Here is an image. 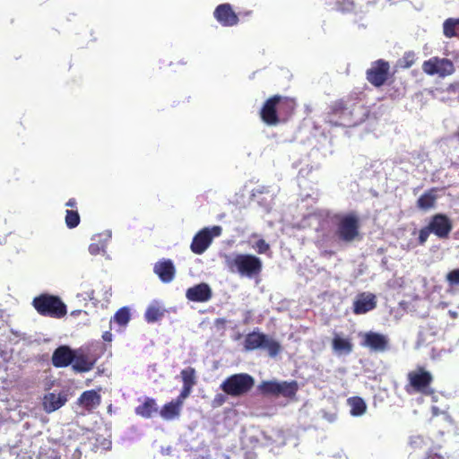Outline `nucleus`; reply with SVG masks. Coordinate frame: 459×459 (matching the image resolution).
<instances>
[{
    "mask_svg": "<svg viewBox=\"0 0 459 459\" xmlns=\"http://www.w3.org/2000/svg\"><path fill=\"white\" fill-rule=\"evenodd\" d=\"M162 316L163 312L160 309L159 307L151 305L145 311L144 318L148 323H154L158 321Z\"/></svg>",
    "mask_w": 459,
    "mask_h": 459,
    "instance_id": "nucleus-31",
    "label": "nucleus"
},
{
    "mask_svg": "<svg viewBox=\"0 0 459 459\" xmlns=\"http://www.w3.org/2000/svg\"><path fill=\"white\" fill-rule=\"evenodd\" d=\"M366 111L360 105H347L342 100L336 101L332 106V114L328 122L339 126H355L364 121Z\"/></svg>",
    "mask_w": 459,
    "mask_h": 459,
    "instance_id": "nucleus-2",
    "label": "nucleus"
},
{
    "mask_svg": "<svg viewBox=\"0 0 459 459\" xmlns=\"http://www.w3.org/2000/svg\"><path fill=\"white\" fill-rule=\"evenodd\" d=\"M79 453V450L77 449L74 454H73L74 458H76V453Z\"/></svg>",
    "mask_w": 459,
    "mask_h": 459,
    "instance_id": "nucleus-49",
    "label": "nucleus"
},
{
    "mask_svg": "<svg viewBox=\"0 0 459 459\" xmlns=\"http://www.w3.org/2000/svg\"><path fill=\"white\" fill-rule=\"evenodd\" d=\"M254 248L257 251L258 254H265L270 249V246L265 240L259 239L255 242Z\"/></svg>",
    "mask_w": 459,
    "mask_h": 459,
    "instance_id": "nucleus-39",
    "label": "nucleus"
},
{
    "mask_svg": "<svg viewBox=\"0 0 459 459\" xmlns=\"http://www.w3.org/2000/svg\"><path fill=\"white\" fill-rule=\"evenodd\" d=\"M389 63L378 59L371 64L367 71V80L374 86L380 87L385 84L389 75Z\"/></svg>",
    "mask_w": 459,
    "mask_h": 459,
    "instance_id": "nucleus-11",
    "label": "nucleus"
},
{
    "mask_svg": "<svg viewBox=\"0 0 459 459\" xmlns=\"http://www.w3.org/2000/svg\"><path fill=\"white\" fill-rule=\"evenodd\" d=\"M72 368L76 372H88L92 369L94 361L91 360L86 355L79 354L74 355Z\"/></svg>",
    "mask_w": 459,
    "mask_h": 459,
    "instance_id": "nucleus-27",
    "label": "nucleus"
},
{
    "mask_svg": "<svg viewBox=\"0 0 459 459\" xmlns=\"http://www.w3.org/2000/svg\"><path fill=\"white\" fill-rule=\"evenodd\" d=\"M112 237L111 230H107L100 234L94 235L89 246V252L92 255L105 254L106 248Z\"/></svg>",
    "mask_w": 459,
    "mask_h": 459,
    "instance_id": "nucleus-20",
    "label": "nucleus"
},
{
    "mask_svg": "<svg viewBox=\"0 0 459 459\" xmlns=\"http://www.w3.org/2000/svg\"><path fill=\"white\" fill-rule=\"evenodd\" d=\"M101 402L100 394L95 390L84 391L78 398L77 403L84 410L91 411L95 410Z\"/></svg>",
    "mask_w": 459,
    "mask_h": 459,
    "instance_id": "nucleus-24",
    "label": "nucleus"
},
{
    "mask_svg": "<svg viewBox=\"0 0 459 459\" xmlns=\"http://www.w3.org/2000/svg\"><path fill=\"white\" fill-rule=\"evenodd\" d=\"M408 379L414 390L427 394L433 378L430 372L426 371L422 368H419L416 370L409 372Z\"/></svg>",
    "mask_w": 459,
    "mask_h": 459,
    "instance_id": "nucleus-13",
    "label": "nucleus"
},
{
    "mask_svg": "<svg viewBox=\"0 0 459 459\" xmlns=\"http://www.w3.org/2000/svg\"><path fill=\"white\" fill-rule=\"evenodd\" d=\"M425 440L421 436H412L410 438V445L414 448H420L424 445Z\"/></svg>",
    "mask_w": 459,
    "mask_h": 459,
    "instance_id": "nucleus-40",
    "label": "nucleus"
},
{
    "mask_svg": "<svg viewBox=\"0 0 459 459\" xmlns=\"http://www.w3.org/2000/svg\"><path fill=\"white\" fill-rule=\"evenodd\" d=\"M67 396L63 393H48L43 398V408L48 413H51L65 404Z\"/></svg>",
    "mask_w": 459,
    "mask_h": 459,
    "instance_id": "nucleus-22",
    "label": "nucleus"
},
{
    "mask_svg": "<svg viewBox=\"0 0 459 459\" xmlns=\"http://www.w3.org/2000/svg\"><path fill=\"white\" fill-rule=\"evenodd\" d=\"M131 319L130 309L127 307H123L119 308L114 316L112 317L110 323L117 324L119 326H126Z\"/></svg>",
    "mask_w": 459,
    "mask_h": 459,
    "instance_id": "nucleus-29",
    "label": "nucleus"
},
{
    "mask_svg": "<svg viewBox=\"0 0 459 459\" xmlns=\"http://www.w3.org/2000/svg\"><path fill=\"white\" fill-rule=\"evenodd\" d=\"M80 223V215L77 211L66 210L65 212V224L69 229L77 227Z\"/></svg>",
    "mask_w": 459,
    "mask_h": 459,
    "instance_id": "nucleus-34",
    "label": "nucleus"
},
{
    "mask_svg": "<svg viewBox=\"0 0 459 459\" xmlns=\"http://www.w3.org/2000/svg\"><path fill=\"white\" fill-rule=\"evenodd\" d=\"M213 14L218 22L225 27L234 26L238 22V17L230 4L218 5Z\"/></svg>",
    "mask_w": 459,
    "mask_h": 459,
    "instance_id": "nucleus-16",
    "label": "nucleus"
},
{
    "mask_svg": "<svg viewBox=\"0 0 459 459\" xmlns=\"http://www.w3.org/2000/svg\"><path fill=\"white\" fill-rule=\"evenodd\" d=\"M438 198L437 189L433 187L423 193L417 200V207L422 211H428L435 207Z\"/></svg>",
    "mask_w": 459,
    "mask_h": 459,
    "instance_id": "nucleus-25",
    "label": "nucleus"
},
{
    "mask_svg": "<svg viewBox=\"0 0 459 459\" xmlns=\"http://www.w3.org/2000/svg\"><path fill=\"white\" fill-rule=\"evenodd\" d=\"M153 272L163 283L171 282L176 275V268L170 259H161L153 265Z\"/></svg>",
    "mask_w": 459,
    "mask_h": 459,
    "instance_id": "nucleus-15",
    "label": "nucleus"
},
{
    "mask_svg": "<svg viewBox=\"0 0 459 459\" xmlns=\"http://www.w3.org/2000/svg\"><path fill=\"white\" fill-rule=\"evenodd\" d=\"M303 225L313 228L321 241L333 245L335 242L351 243L359 236V220L354 212L334 213L318 210L304 217Z\"/></svg>",
    "mask_w": 459,
    "mask_h": 459,
    "instance_id": "nucleus-1",
    "label": "nucleus"
},
{
    "mask_svg": "<svg viewBox=\"0 0 459 459\" xmlns=\"http://www.w3.org/2000/svg\"><path fill=\"white\" fill-rule=\"evenodd\" d=\"M348 404L351 407V414L352 416H361L367 409L364 400L358 396L349 398Z\"/></svg>",
    "mask_w": 459,
    "mask_h": 459,
    "instance_id": "nucleus-28",
    "label": "nucleus"
},
{
    "mask_svg": "<svg viewBox=\"0 0 459 459\" xmlns=\"http://www.w3.org/2000/svg\"><path fill=\"white\" fill-rule=\"evenodd\" d=\"M431 230H429V226H425L423 227L422 229L420 230L419 231V244L420 245H424L426 243V241L428 240V238L429 237V235L431 234Z\"/></svg>",
    "mask_w": 459,
    "mask_h": 459,
    "instance_id": "nucleus-38",
    "label": "nucleus"
},
{
    "mask_svg": "<svg viewBox=\"0 0 459 459\" xmlns=\"http://www.w3.org/2000/svg\"><path fill=\"white\" fill-rule=\"evenodd\" d=\"M425 459H444V457L437 454V453H434L432 451H429L427 453L426 456H425Z\"/></svg>",
    "mask_w": 459,
    "mask_h": 459,
    "instance_id": "nucleus-42",
    "label": "nucleus"
},
{
    "mask_svg": "<svg viewBox=\"0 0 459 459\" xmlns=\"http://www.w3.org/2000/svg\"><path fill=\"white\" fill-rule=\"evenodd\" d=\"M458 19L448 18L443 23V32L446 38L456 37Z\"/></svg>",
    "mask_w": 459,
    "mask_h": 459,
    "instance_id": "nucleus-30",
    "label": "nucleus"
},
{
    "mask_svg": "<svg viewBox=\"0 0 459 459\" xmlns=\"http://www.w3.org/2000/svg\"><path fill=\"white\" fill-rule=\"evenodd\" d=\"M74 351L68 346L56 348L52 354V364L56 368H65L72 364Z\"/></svg>",
    "mask_w": 459,
    "mask_h": 459,
    "instance_id": "nucleus-19",
    "label": "nucleus"
},
{
    "mask_svg": "<svg viewBox=\"0 0 459 459\" xmlns=\"http://www.w3.org/2000/svg\"><path fill=\"white\" fill-rule=\"evenodd\" d=\"M228 269L241 277L252 279L260 274L263 267L259 257L249 254H231L225 256Z\"/></svg>",
    "mask_w": 459,
    "mask_h": 459,
    "instance_id": "nucleus-3",
    "label": "nucleus"
},
{
    "mask_svg": "<svg viewBox=\"0 0 459 459\" xmlns=\"http://www.w3.org/2000/svg\"><path fill=\"white\" fill-rule=\"evenodd\" d=\"M0 244H2V238H0Z\"/></svg>",
    "mask_w": 459,
    "mask_h": 459,
    "instance_id": "nucleus-50",
    "label": "nucleus"
},
{
    "mask_svg": "<svg viewBox=\"0 0 459 459\" xmlns=\"http://www.w3.org/2000/svg\"><path fill=\"white\" fill-rule=\"evenodd\" d=\"M298 390V384L295 381L291 382H279V394L284 396H292Z\"/></svg>",
    "mask_w": 459,
    "mask_h": 459,
    "instance_id": "nucleus-32",
    "label": "nucleus"
},
{
    "mask_svg": "<svg viewBox=\"0 0 459 459\" xmlns=\"http://www.w3.org/2000/svg\"><path fill=\"white\" fill-rule=\"evenodd\" d=\"M35 310L43 316L62 318L67 313L66 305L58 296L51 294H40L32 300Z\"/></svg>",
    "mask_w": 459,
    "mask_h": 459,
    "instance_id": "nucleus-5",
    "label": "nucleus"
},
{
    "mask_svg": "<svg viewBox=\"0 0 459 459\" xmlns=\"http://www.w3.org/2000/svg\"><path fill=\"white\" fill-rule=\"evenodd\" d=\"M226 402V396L222 394H217L212 400V406L219 407L221 406Z\"/></svg>",
    "mask_w": 459,
    "mask_h": 459,
    "instance_id": "nucleus-41",
    "label": "nucleus"
},
{
    "mask_svg": "<svg viewBox=\"0 0 459 459\" xmlns=\"http://www.w3.org/2000/svg\"><path fill=\"white\" fill-rule=\"evenodd\" d=\"M456 37H459V19H458V24H457Z\"/></svg>",
    "mask_w": 459,
    "mask_h": 459,
    "instance_id": "nucleus-48",
    "label": "nucleus"
},
{
    "mask_svg": "<svg viewBox=\"0 0 459 459\" xmlns=\"http://www.w3.org/2000/svg\"><path fill=\"white\" fill-rule=\"evenodd\" d=\"M84 299H88L90 300H92L94 299V290H89L85 292V296L83 297Z\"/></svg>",
    "mask_w": 459,
    "mask_h": 459,
    "instance_id": "nucleus-43",
    "label": "nucleus"
},
{
    "mask_svg": "<svg viewBox=\"0 0 459 459\" xmlns=\"http://www.w3.org/2000/svg\"><path fill=\"white\" fill-rule=\"evenodd\" d=\"M336 10L342 13H349L353 11L354 3L352 0H334Z\"/></svg>",
    "mask_w": 459,
    "mask_h": 459,
    "instance_id": "nucleus-35",
    "label": "nucleus"
},
{
    "mask_svg": "<svg viewBox=\"0 0 459 459\" xmlns=\"http://www.w3.org/2000/svg\"><path fill=\"white\" fill-rule=\"evenodd\" d=\"M212 297V288L208 283L201 282L190 287L186 291L187 300L196 303L208 302Z\"/></svg>",
    "mask_w": 459,
    "mask_h": 459,
    "instance_id": "nucleus-14",
    "label": "nucleus"
},
{
    "mask_svg": "<svg viewBox=\"0 0 459 459\" xmlns=\"http://www.w3.org/2000/svg\"><path fill=\"white\" fill-rule=\"evenodd\" d=\"M376 296L369 292H363L355 298L353 301V312L356 315L366 314L376 307Z\"/></svg>",
    "mask_w": 459,
    "mask_h": 459,
    "instance_id": "nucleus-17",
    "label": "nucleus"
},
{
    "mask_svg": "<svg viewBox=\"0 0 459 459\" xmlns=\"http://www.w3.org/2000/svg\"><path fill=\"white\" fill-rule=\"evenodd\" d=\"M295 106L293 100L274 95L264 102L260 112L261 118L268 126H276L280 121L279 114L283 110L291 113Z\"/></svg>",
    "mask_w": 459,
    "mask_h": 459,
    "instance_id": "nucleus-4",
    "label": "nucleus"
},
{
    "mask_svg": "<svg viewBox=\"0 0 459 459\" xmlns=\"http://www.w3.org/2000/svg\"><path fill=\"white\" fill-rule=\"evenodd\" d=\"M352 347L351 338L342 333H333L332 349L334 354L338 356L348 355L352 351Z\"/></svg>",
    "mask_w": 459,
    "mask_h": 459,
    "instance_id": "nucleus-21",
    "label": "nucleus"
},
{
    "mask_svg": "<svg viewBox=\"0 0 459 459\" xmlns=\"http://www.w3.org/2000/svg\"><path fill=\"white\" fill-rule=\"evenodd\" d=\"M170 451V447H167L166 449H162V453L168 455Z\"/></svg>",
    "mask_w": 459,
    "mask_h": 459,
    "instance_id": "nucleus-47",
    "label": "nucleus"
},
{
    "mask_svg": "<svg viewBox=\"0 0 459 459\" xmlns=\"http://www.w3.org/2000/svg\"><path fill=\"white\" fill-rule=\"evenodd\" d=\"M254 384L253 377L247 373H238L227 377L220 387L225 394L238 397L249 392Z\"/></svg>",
    "mask_w": 459,
    "mask_h": 459,
    "instance_id": "nucleus-7",
    "label": "nucleus"
},
{
    "mask_svg": "<svg viewBox=\"0 0 459 459\" xmlns=\"http://www.w3.org/2000/svg\"><path fill=\"white\" fill-rule=\"evenodd\" d=\"M244 347L247 351H254L257 349L264 350L272 358L276 357L281 351V346L278 341L264 333L255 331H253L246 336Z\"/></svg>",
    "mask_w": 459,
    "mask_h": 459,
    "instance_id": "nucleus-6",
    "label": "nucleus"
},
{
    "mask_svg": "<svg viewBox=\"0 0 459 459\" xmlns=\"http://www.w3.org/2000/svg\"><path fill=\"white\" fill-rule=\"evenodd\" d=\"M103 339L105 341H110L111 340V333H109L108 332H106L104 334H103Z\"/></svg>",
    "mask_w": 459,
    "mask_h": 459,
    "instance_id": "nucleus-46",
    "label": "nucleus"
},
{
    "mask_svg": "<svg viewBox=\"0 0 459 459\" xmlns=\"http://www.w3.org/2000/svg\"><path fill=\"white\" fill-rule=\"evenodd\" d=\"M446 281L451 286L459 285V269L449 272L446 275Z\"/></svg>",
    "mask_w": 459,
    "mask_h": 459,
    "instance_id": "nucleus-36",
    "label": "nucleus"
},
{
    "mask_svg": "<svg viewBox=\"0 0 459 459\" xmlns=\"http://www.w3.org/2000/svg\"><path fill=\"white\" fill-rule=\"evenodd\" d=\"M180 375L183 386L179 395L186 399L190 395L194 385L196 384V373L194 368L187 367L181 370Z\"/></svg>",
    "mask_w": 459,
    "mask_h": 459,
    "instance_id": "nucleus-23",
    "label": "nucleus"
},
{
    "mask_svg": "<svg viewBox=\"0 0 459 459\" xmlns=\"http://www.w3.org/2000/svg\"><path fill=\"white\" fill-rule=\"evenodd\" d=\"M259 389L265 394H279V382L264 381L259 385Z\"/></svg>",
    "mask_w": 459,
    "mask_h": 459,
    "instance_id": "nucleus-33",
    "label": "nucleus"
},
{
    "mask_svg": "<svg viewBox=\"0 0 459 459\" xmlns=\"http://www.w3.org/2000/svg\"><path fill=\"white\" fill-rule=\"evenodd\" d=\"M156 412H158V406L153 398L147 397L142 404L135 408V413L146 419L152 417Z\"/></svg>",
    "mask_w": 459,
    "mask_h": 459,
    "instance_id": "nucleus-26",
    "label": "nucleus"
},
{
    "mask_svg": "<svg viewBox=\"0 0 459 459\" xmlns=\"http://www.w3.org/2000/svg\"><path fill=\"white\" fill-rule=\"evenodd\" d=\"M221 226L207 227L197 232L193 238L190 248L194 254L202 255L210 247L213 238L221 234Z\"/></svg>",
    "mask_w": 459,
    "mask_h": 459,
    "instance_id": "nucleus-8",
    "label": "nucleus"
},
{
    "mask_svg": "<svg viewBox=\"0 0 459 459\" xmlns=\"http://www.w3.org/2000/svg\"><path fill=\"white\" fill-rule=\"evenodd\" d=\"M7 316L6 310L0 305V319L4 320Z\"/></svg>",
    "mask_w": 459,
    "mask_h": 459,
    "instance_id": "nucleus-45",
    "label": "nucleus"
},
{
    "mask_svg": "<svg viewBox=\"0 0 459 459\" xmlns=\"http://www.w3.org/2000/svg\"><path fill=\"white\" fill-rule=\"evenodd\" d=\"M360 345L372 352H385L390 349V339L388 335L368 331L360 333Z\"/></svg>",
    "mask_w": 459,
    "mask_h": 459,
    "instance_id": "nucleus-9",
    "label": "nucleus"
},
{
    "mask_svg": "<svg viewBox=\"0 0 459 459\" xmlns=\"http://www.w3.org/2000/svg\"><path fill=\"white\" fill-rule=\"evenodd\" d=\"M65 206H67V207H74V206H76V200L74 198H70L66 202Z\"/></svg>",
    "mask_w": 459,
    "mask_h": 459,
    "instance_id": "nucleus-44",
    "label": "nucleus"
},
{
    "mask_svg": "<svg viewBox=\"0 0 459 459\" xmlns=\"http://www.w3.org/2000/svg\"><path fill=\"white\" fill-rule=\"evenodd\" d=\"M186 398L178 395L175 400L165 403L160 411V416L165 420H174L179 418Z\"/></svg>",
    "mask_w": 459,
    "mask_h": 459,
    "instance_id": "nucleus-18",
    "label": "nucleus"
},
{
    "mask_svg": "<svg viewBox=\"0 0 459 459\" xmlns=\"http://www.w3.org/2000/svg\"><path fill=\"white\" fill-rule=\"evenodd\" d=\"M428 226L431 230L432 234L437 236L440 239H444L448 238L452 229L453 224L450 218H448L446 214L437 213L433 215Z\"/></svg>",
    "mask_w": 459,
    "mask_h": 459,
    "instance_id": "nucleus-12",
    "label": "nucleus"
},
{
    "mask_svg": "<svg viewBox=\"0 0 459 459\" xmlns=\"http://www.w3.org/2000/svg\"><path fill=\"white\" fill-rule=\"evenodd\" d=\"M424 73L429 75L437 74L440 77H446L454 73V64L446 58L432 57L425 61L422 65Z\"/></svg>",
    "mask_w": 459,
    "mask_h": 459,
    "instance_id": "nucleus-10",
    "label": "nucleus"
},
{
    "mask_svg": "<svg viewBox=\"0 0 459 459\" xmlns=\"http://www.w3.org/2000/svg\"><path fill=\"white\" fill-rule=\"evenodd\" d=\"M415 62V54L413 52H407L403 57L401 65L403 67H411Z\"/></svg>",
    "mask_w": 459,
    "mask_h": 459,
    "instance_id": "nucleus-37",
    "label": "nucleus"
}]
</instances>
